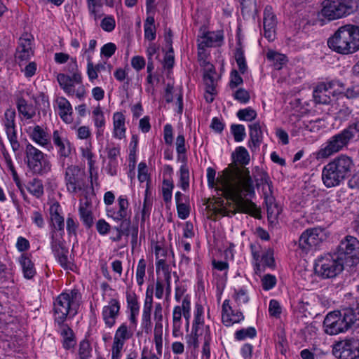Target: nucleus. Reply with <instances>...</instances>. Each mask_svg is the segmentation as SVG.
Segmentation results:
<instances>
[{
    "instance_id": "1",
    "label": "nucleus",
    "mask_w": 359,
    "mask_h": 359,
    "mask_svg": "<svg viewBox=\"0 0 359 359\" xmlns=\"http://www.w3.org/2000/svg\"><path fill=\"white\" fill-rule=\"evenodd\" d=\"M206 172L208 187L218 194L208 205L215 215L224 217L243 212L260 217L259 208L249 198L255 195V191L248 168L238 166L225 168L217 178L212 168L208 167Z\"/></svg>"
},
{
    "instance_id": "2",
    "label": "nucleus",
    "mask_w": 359,
    "mask_h": 359,
    "mask_svg": "<svg viewBox=\"0 0 359 359\" xmlns=\"http://www.w3.org/2000/svg\"><path fill=\"white\" fill-rule=\"evenodd\" d=\"M355 167L352 157L340 154L324 165L322 181L327 188L340 186L351 175Z\"/></svg>"
},
{
    "instance_id": "3",
    "label": "nucleus",
    "mask_w": 359,
    "mask_h": 359,
    "mask_svg": "<svg viewBox=\"0 0 359 359\" xmlns=\"http://www.w3.org/2000/svg\"><path fill=\"white\" fill-rule=\"evenodd\" d=\"M327 45L330 49L341 54L357 51L359 50V27L353 25L340 27L329 38Z\"/></svg>"
},
{
    "instance_id": "4",
    "label": "nucleus",
    "mask_w": 359,
    "mask_h": 359,
    "mask_svg": "<svg viewBox=\"0 0 359 359\" xmlns=\"http://www.w3.org/2000/svg\"><path fill=\"white\" fill-rule=\"evenodd\" d=\"M323 325L327 334L336 335L353 327H359V319L355 317L352 309H345L341 312H330L324 320Z\"/></svg>"
},
{
    "instance_id": "5",
    "label": "nucleus",
    "mask_w": 359,
    "mask_h": 359,
    "mask_svg": "<svg viewBox=\"0 0 359 359\" xmlns=\"http://www.w3.org/2000/svg\"><path fill=\"white\" fill-rule=\"evenodd\" d=\"M334 254L337 255V274H339L344 265L351 266L359 262V241L352 236H345Z\"/></svg>"
},
{
    "instance_id": "6",
    "label": "nucleus",
    "mask_w": 359,
    "mask_h": 359,
    "mask_svg": "<svg viewBox=\"0 0 359 359\" xmlns=\"http://www.w3.org/2000/svg\"><path fill=\"white\" fill-rule=\"evenodd\" d=\"M357 7L355 0H325L318 17L328 21L350 15Z\"/></svg>"
},
{
    "instance_id": "7",
    "label": "nucleus",
    "mask_w": 359,
    "mask_h": 359,
    "mask_svg": "<svg viewBox=\"0 0 359 359\" xmlns=\"http://www.w3.org/2000/svg\"><path fill=\"white\" fill-rule=\"evenodd\" d=\"M65 182L67 191L71 194L84 196L89 189L85 171L76 165H69L66 168Z\"/></svg>"
},
{
    "instance_id": "8",
    "label": "nucleus",
    "mask_w": 359,
    "mask_h": 359,
    "mask_svg": "<svg viewBox=\"0 0 359 359\" xmlns=\"http://www.w3.org/2000/svg\"><path fill=\"white\" fill-rule=\"evenodd\" d=\"M25 155L27 167L32 173L43 175L51 170L48 156L30 143L26 145Z\"/></svg>"
},
{
    "instance_id": "9",
    "label": "nucleus",
    "mask_w": 359,
    "mask_h": 359,
    "mask_svg": "<svg viewBox=\"0 0 359 359\" xmlns=\"http://www.w3.org/2000/svg\"><path fill=\"white\" fill-rule=\"evenodd\" d=\"M78 306L77 293H60L54 302L55 323H64L70 312L76 313Z\"/></svg>"
},
{
    "instance_id": "10",
    "label": "nucleus",
    "mask_w": 359,
    "mask_h": 359,
    "mask_svg": "<svg viewBox=\"0 0 359 359\" xmlns=\"http://www.w3.org/2000/svg\"><path fill=\"white\" fill-rule=\"evenodd\" d=\"M325 238V232L322 229L312 228L305 230L299 239L297 252L301 257L313 252Z\"/></svg>"
},
{
    "instance_id": "11",
    "label": "nucleus",
    "mask_w": 359,
    "mask_h": 359,
    "mask_svg": "<svg viewBox=\"0 0 359 359\" xmlns=\"http://www.w3.org/2000/svg\"><path fill=\"white\" fill-rule=\"evenodd\" d=\"M345 90V85L339 80H332L321 82L315 88L313 96L315 102L318 104H327L332 100V97L342 94Z\"/></svg>"
},
{
    "instance_id": "12",
    "label": "nucleus",
    "mask_w": 359,
    "mask_h": 359,
    "mask_svg": "<svg viewBox=\"0 0 359 359\" xmlns=\"http://www.w3.org/2000/svg\"><path fill=\"white\" fill-rule=\"evenodd\" d=\"M57 80L67 95L76 96L79 99L84 97L86 90L82 84V76L80 72H74L72 76L59 74Z\"/></svg>"
},
{
    "instance_id": "13",
    "label": "nucleus",
    "mask_w": 359,
    "mask_h": 359,
    "mask_svg": "<svg viewBox=\"0 0 359 359\" xmlns=\"http://www.w3.org/2000/svg\"><path fill=\"white\" fill-rule=\"evenodd\" d=\"M15 116V109L8 108L4 111L1 118V125L14 152L18 151L20 147L18 139Z\"/></svg>"
},
{
    "instance_id": "14",
    "label": "nucleus",
    "mask_w": 359,
    "mask_h": 359,
    "mask_svg": "<svg viewBox=\"0 0 359 359\" xmlns=\"http://www.w3.org/2000/svg\"><path fill=\"white\" fill-rule=\"evenodd\" d=\"M351 140L344 130L332 136L318 153L319 158H327L346 147Z\"/></svg>"
},
{
    "instance_id": "15",
    "label": "nucleus",
    "mask_w": 359,
    "mask_h": 359,
    "mask_svg": "<svg viewBox=\"0 0 359 359\" xmlns=\"http://www.w3.org/2000/svg\"><path fill=\"white\" fill-rule=\"evenodd\" d=\"M34 54V36L29 33H24L19 39L18 45L15 53V58L20 66L29 60Z\"/></svg>"
},
{
    "instance_id": "16",
    "label": "nucleus",
    "mask_w": 359,
    "mask_h": 359,
    "mask_svg": "<svg viewBox=\"0 0 359 359\" xmlns=\"http://www.w3.org/2000/svg\"><path fill=\"white\" fill-rule=\"evenodd\" d=\"M316 274L323 278H333L337 274V255L334 254H326L318 257L314 265Z\"/></svg>"
},
{
    "instance_id": "17",
    "label": "nucleus",
    "mask_w": 359,
    "mask_h": 359,
    "mask_svg": "<svg viewBox=\"0 0 359 359\" xmlns=\"http://www.w3.org/2000/svg\"><path fill=\"white\" fill-rule=\"evenodd\" d=\"M251 252L256 273L261 272L265 267L274 266L273 252L271 249H262L260 245H251Z\"/></svg>"
},
{
    "instance_id": "18",
    "label": "nucleus",
    "mask_w": 359,
    "mask_h": 359,
    "mask_svg": "<svg viewBox=\"0 0 359 359\" xmlns=\"http://www.w3.org/2000/svg\"><path fill=\"white\" fill-rule=\"evenodd\" d=\"M359 344L353 339H345L336 343L333 355L338 359H355L358 355Z\"/></svg>"
},
{
    "instance_id": "19",
    "label": "nucleus",
    "mask_w": 359,
    "mask_h": 359,
    "mask_svg": "<svg viewBox=\"0 0 359 359\" xmlns=\"http://www.w3.org/2000/svg\"><path fill=\"white\" fill-rule=\"evenodd\" d=\"M107 216L115 222L126 219L130 215L128 197L121 195L118 197L115 206L106 207Z\"/></svg>"
},
{
    "instance_id": "20",
    "label": "nucleus",
    "mask_w": 359,
    "mask_h": 359,
    "mask_svg": "<svg viewBox=\"0 0 359 359\" xmlns=\"http://www.w3.org/2000/svg\"><path fill=\"white\" fill-rule=\"evenodd\" d=\"M50 223L53 228L51 232V238L63 237L65 219L62 209L58 202L50 203L49 208Z\"/></svg>"
},
{
    "instance_id": "21",
    "label": "nucleus",
    "mask_w": 359,
    "mask_h": 359,
    "mask_svg": "<svg viewBox=\"0 0 359 359\" xmlns=\"http://www.w3.org/2000/svg\"><path fill=\"white\" fill-rule=\"evenodd\" d=\"M52 139L54 145L56 147L57 155L60 157H69L74 147L70 142L66 133L62 129L54 130L52 135Z\"/></svg>"
},
{
    "instance_id": "22",
    "label": "nucleus",
    "mask_w": 359,
    "mask_h": 359,
    "mask_svg": "<svg viewBox=\"0 0 359 359\" xmlns=\"http://www.w3.org/2000/svg\"><path fill=\"white\" fill-rule=\"evenodd\" d=\"M29 137L36 144L43 147H50V140L48 133L40 126L34 125L25 129Z\"/></svg>"
},
{
    "instance_id": "23",
    "label": "nucleus",
    "mask_w": 359,
    "mask_h": 359,
    "mask_svg": "<svg viewBox=\"0 0 359 359\" xmlns=\"http://www.w3.org/2000/svg\"><path fill=\"white\" fill-rule=\"evenodd\" d=\"M119 310L120 303L116 299H111L107 305L103 306L102 318L106 327L111 328L115 325Z\"/></svg>"
},
{
    "instance_id": "24",
    "label": "nucleus",
    "mask_w": 359,
    "mask_h": 359,
    "mask_svg": "<svg viewBox=\"0 0 359 359\" xmlns=\"http://www.w3.org/2000/svg\"><path fill=\"white\" fill-rule=\"evenodd\" d=\"M244 319L241 311L233 310L229 304V300L225 299L222 306V322L225 326H231L239 323Z\"/></svg>"
},
{
    "instance_id": "25",
    "label": "nucleus",
    "mask_w": 359,
    "mask_h": 359,
    "mask_svg": "<svg viewBox=\"0 0 359 359\" xmlns=\"http://www.w3.org/2000/svg\"><path fill=\"white\" fill-rule=\"evenodd\" d=\"M224 36L222 32H204L198 36L197 42L201 46L208 48L220 46Z\"/></svg>"
},
{
    "instance_id": "26",
    "label": "nucleus",
    "mask_w": 359,
    "mask_h": 359,
    "mask_svg": "<svg viewBox=\"0 0 359 359\" xmlns=\"http://www.w3.org/2000/svg\"><path fill=\"white\" fill-rule=\"evenodd\" d=\"M63 237L51 238V248L60 264L65 269L68 267L67 250L62 247Z\"/></svg>"
},
{
    "instance_id": "27",
    "label": "nucleus",
    "mask_w": 359,
    "mask_h": 359,
    "mask_svg": "<svg viewBox=\"0 0 359 359\" xmlns=\"http://www.w3.org/2000/svg\"><path fill=\"white\" fill-rule=\"evenodd\" d=\"M204 311L201 304H196L194 311V320L193 323V330L196 334H204L206 332L210 333V327L204 324Z\"/></svg>"
},
{
    "instance_id": "28",
    "label": "nucleus",
    "mask_w": 359,
    "mask_h": 359,
    "mask_svg": "<svg viewBox=\"0 0 359 359\" xmlns=\"http://www.w3.org/2000/svg\"><path fill=\"white\" fill-rule=\"evenodd\" d=\"M113 137L116 139L122 140L126 137V116L121 112H115L113 114Z\"/></svg>"
},
{
    "instance_id": "29",
    "label": "nucleus",
    "mask_w": 359,
    "mask_h": 359,
    "mask_svg": "<svg viewBox=\"0 0 359 359\" xmlns=\"http://www.w3.org/2000/svg\"><path fill=\"white\" fill-rule=\"evenodd\" d=\"M58 108V113L62 120L66 123H70L73 121L72 107L70 102L65 97H57L55 101Z\"/></svg>"
},
{
    "instance_id": "30",
    "label": "nucleus",
    "mask_w": 359,
    "mask_h": 359,
    "mask_svg": "<svg viewBox=\"0 0 359 359\" xmlns=\"http://www.w3.org/2000/svg\"><path fill=\"white\" fill-rule=\"evenodd\" d=\"M249 135L250 141L249 147L250 148H257L263 138L262 125L260 121H255L249 125Z\"/></svg>"
},
{
    "instance_id": "31",
    "label": "nucleus",
    "mask_w": 359,
    "mask_h": 359,
    "mask_svg": "<svg viewBox=\"0 0 359 359\" xmlns=\"http://www.w3.org/2000/svg\"><path fill=\"white\" fill-rule=\"evenodd\" d=\"M80 219L87 228L93 226L94 218L91 210V203L86 198L85 201H81L79 208Z\"/></svg>"
},
{
    "instance_id": "32",
    "label": "nucleus",
    "mask_w": 359,
    "mask_h": 359,
    "mask_svg": "<svg viewBox=\"0 0 359 359\" xmlns=\"http://www.w3.org/2000/svg\"><path fill=\"white\" fill-rule=\"evenodd\" d=\"M133 334L126 323L121 324L114 334L112 346L123 348L126 341L132 337Z\"/></svg>"
},
{
    "instance_id": "33",
    "label": "nucleus",
    "mask_w": 359,
    "mask_h": 359,
    "mask_svg": "<svg viewBox=\"0 0 359 359\" xmlns=\"http://www.w3.org/2000/svg\"><path fill=\"white\" fill-rule=\"evenodd\" d=\"M17 108L22 121H29L36 115L35 107L32 104H28L25 99L21 98L18 100Z\"/></svg>"
},
{
    "instance_id": "34",
    "label": "nucleus",
    "mask_w": 359,
    "mask_h": 359,
    "mask_svg": "<svg viewBox=\"0 0 359 359\" xmlns=\"http://www.w3.org/2000/svg\"><path fill=\"white\" fill-rule=\"evenodd\" d=\"M152 293H147L146 301L142 316V327L147 333L151 330V324L150 320V313L151 309Z\"/></svg>"
},
{
    "instance_id": "35",
    "label": "nucleus",
    "mask_w": 359,
    "mask_h": 359,
    "mask_svg": "<svg viewBox=\"0 0 359 359\" xmlns=\"http://www.w3.org/2000/svg\"><path fill=\"white\" fill-rule=\"evenodd\" d=\"M93 121L96 128L97 137L102 136L105 128L106 121L104 113L100 106L95 107L92 111Z\"/></svg>"
},
{
    "instance_id": "36",
    "label": "nucleus",
    "mask_w": 359,
    "mask_h": 359,
    "mask_svg": "<svg viewBox=\"0 0 359 359\" xmlns=\"http://www.w3.org/2000/svg\"><path fill=\"white\" fill-rule=\"evenodd\" d=\"M19 263L21 266L24 277L30 279L36 274L34 264L29 255H22L19 258Z\"/></svg>"
},
{
    "instance_id": "37",
    "label": "nucleus",
    "mask_w": 359,
    "mask_h": 359,
    "mask_svg": "<svg viewBox=\"0 0 359 359\" xmlns=\"http://www.w3.org/2000/svg\"><path fill=\"white\" fill-rule=\"evenodd\" d=\"M233 162L241 165L249 164L250 161V154L248 150L242 146L236 148L232 154Z\"/></svg>"
},
{
    "instance_id": "38",
    "label": "nucleus",
    "mask_w": 359,
    "mask_h": 359,
    "mask_svg": "<svg viewBox=\"0 0 359 359\" xmlns=\"http://www.w3.org/2000/svg\"><path fill=\"white\" fill-rule=\"evenodd\" d=\"M172 336L180 337L182 335V309L180 306H175L172 311Z\"/></svg>"
},
{
    "instance_id": "39",
    "label": "nucleus",
    "mask_w": 359,
    "mask_h": 359,
    "mask_svg": "<svg viewBox=\"0 0 359 359\" xmlns=\"http://www.w3.org/2000/svg\"><path fill=\"white\" fill-rule=\"evenodd\" d=\"M154 341L156 353L149 352V354H147V351L143 350L140 359H161L163 352V337H154Z\"/></svg>"
},
{
    "instance_id": "40",
    "label": "nucleus",
    "mask_w": 359,
    "mask_h": 359,
    "mask_svg": "<svg viewBox=\"0 0 359 359\" xmlns=\"http://www.w3.org/2000/svg\"><path fill=\"white\" fill-rule=\"evenodd\" d=\"M258 174L254 176L255 181L256 182V186L257 187L262 186V190L264 195H268L271 193V182L269 180V176L264 173L261 172L259 169Z\"/></svg>"
},
{
    "instance_id": "41",
    "label": "nucleus",
    "mask_w": 359,
    "mask_h": 359,
    "mask_svg": "<svg viewBox=\"0 0 359 359\" xmlns=\"http://www.w3.org/2000/svg\"><path fill=\"white\" fill-rule=\"evenodd\" d=\"M27 189L29 194L37 198H41L44 193L43 185L41 180L39 179H33L27 186Z\"/></svg>"
},
{
    "instance_id": "42",
    "label": "nucleus",
    "mask_w": 359,
    "mask_h": 359,
    "mask_svg": "<svg viewBox=\"0 0 359 359\" xmlns=\"http://www.w3.org/2000/svg\"><path fill=\"white\" fill-rule=\"evenodd\" d=\"M154 18L152 16H149L145 20L144 25V39L152 41L156 39V27L154 25Z\"/></svg>"
},
{
    "instance_id": "43",
    "label": "nucleus",
    "mask_w": 359,
    "mask_h": 359,
    "mask_svg": "<svg viewBox=\"0 0 359 359\" xmlns=\"http://www.w3.org/2000/svg\"><path fill=\"white\" fill-rule=\"evenodd\" d=\"M325 127V121L320 118L304 121L302 123V132L307 130L311 133H316L321 128Z\"/></svg>"
},
{
    "instance_id": "44",
    "label": "nucleus",
    "mask_w": 359,
    "mask_h": 359,
    "mask_svg": "<svg viewBox=\"0 0 359 359\" xmlns=\"http://www.w3.org/2000/svg\"><path fill=\"white\" fill-rule=\"evenodd\" d=\"M146 261L144 258L139 260L135 272V279L137 285L142 286L146 280Z\"/></svg>"
},
{
    "instance_id": "45",
    "label": "nucleus",
    "mask_w": 359,
    "mask_h": 359,
    "mask_svg": "<svg viewBox=\"0 0 359 359\" xmlns=\"http://www.w3.org/2000/svg\"><path fill=\"white\" fill-rule=\"evenodd\" d=\"M267 59L273 63L276 69H280L286 62V56L273 50H269L266 54Z\"/></svg>"
},
{
    "instance_id": "46",
    "label": "nucleus",
    "mask_w": 359,
    "mask_h": 359,
    "mask_svg": "<svg viewBox=\"0 0 359 359\" xmlns=\"http://www.w3.org/2000/svg\"><path fill=\"white\" fill-rule=\"evenodd\" d=\"M179 186L184 191L189 187V171L187 164L184 163L180 168V182Z\"/></svg>"
},
{
    "instance_id": "47",
    "label": "nucleus",
    "mask_w": 359,
    "mask_h": 359,
    "mask_svg": "<svg viewBox=\"0 0 359 359\" xmlns=\"http://www.w3.org/2000/svg\"><path fill=\"white\" fill-rule=\"evenodd\" d=\"M234 58L240 72L241 74H245L248 69V66L244 55V50L241 47L236 48L234 53Z\"/></svg>"
},
{
    "instance_id": "48",
    "label": "nucleus",
    "mask_w": 359,
    "mask_h": 359,
    "mask_svg": "<svg viewBox=\"0 0 359 359\" xmlns=\"http://www.w3.org/2000/svg\"><path fill=\"white\" fill-rule=\"evenodd\" d=\"M344 130L351 141L359 140V116H356L354 122Z\"/></svg>"
},
{
    "instance_id": "49",
    "label": "nucleus",
    "mask_w": 359,
    "mask_h": 359,
    "mask_svg": "<svg viewBox=\"0 0 359 359\" xmlns=\"http://www.w3.org/2000/svg\"><path fill=\"white\" fill-rule=\"evenodd\" d=\"M205 78V93L204 96L208 102H212L216 93L215 84L210 75L208 74Z\"/></svg>"
},
{
    "instance_id": "50",
    "label": "nucleus",
    "mask_w": 359,
    "mask_h": 359,
    "mask_svg": "<svg viewBox=\"0 0 359 359\" xmlns=\"http://www.w3.org/2000/svg\"><path fill=\"white\" fill-rule=\"evenodd\" d=\"M88 13L95 20H97L100 15V10L102 8L100 0H86Z\"/></svg>"
},
{
    "instance_id": "51",
    "label": "nucleus",
    "mask_w": 359,
    "mask_h": 359,
    "mask_svg": "<svg viewBox=\"0 0 359 359\" xmlns=\"http://www.w3.org/2000/svg\"><path fill=\"white\" fill-rule=\"evenodd\" d=\"M176 151L178 158L184 161L185 160V153L187 151L185 145V139L182 133H179L175 141Z\"/></svg>"
},
{
    "instance_id": "52",
    "label": "nucleus",
    "mask_w": 359,
    "mask_h": 359,
    "mask_svg": "<svg viewBox=\"0 0 359 359\" xmlns=\"http://www.w3.org/2000/svg\"><path fill=\"white\" fill-rule=\"evenodd\" d=\"M235 338L237 340L241 341L245 340L248 338L252 339L257 335V331L253 327H248L247 328H243L239 330H237L235 332Z\"/></svg>"
},
{
    "instance_id": "53",
    "label": "nucleus",
    "mask_w": 359,
    "mask_h": 359,
    "mask_svg": "<svg viewBox=\"0 0 359 359\" xmlns=\"http://www.w3.org/2000/svg\"><path fill=\"white\" fill-rule=\"evenodd\" d=\"M231 132L233 136L234 140L236 142H242L246 136L245 126L241 124L231 125Z\"/></svg>"
},
{
    "instance_id": "54",
    "label": "nucleus",
    "mask_w": 359,
    "mask_h": 359,
    "mask_svg": "<svg viewBox=\"0 0 359 359\" xmlns=\"http://www.w3.org/2000/svg\"><path fill=\"white\" fill-rule=\"evenodd\" d=\"M276 16L272 12V8L270 6H266L264 12V27H276Z\"/></svg>"
},
{
    "instance_id": "55",
    "label": "nucleus",
    "mask_w": 359,
    "mask_h": 359,
    "mask_svg": "<svg viewBox=\"0 0 359 359\" xmlns=\"http://www.w3.org/2000/svg\"><path fill=\"white\" fill-rule=\"evenodd\" d=\"M174 184L170 180H164L162 187V194L163 200L165 202H170L172 199V189Z\"/></svg>"
},
{
    "instance_id": "56",
    "label": "nucleus",
    "mask_w": 359,
    "mask_h": 359,
    "mask_svg": "<svg viewBox=\"0 0 359 359\" xmlns=\"http://www.w3.org/2000/svg\"><path fill=\"white\" fill-rule=\"evenodd\" d=\"M238 118L241 121H252L257 117V112L248 107L243 109H241L237 112Z\"/></svg>"
},
{
    "instance_id": "57",
    "label": "nucleus",
    "mask_w": 359,
    "mask_h": 359,
    "mask_svg": "<svg viewBox=\"0 0 359 359\" xmlns=\"http://www.w3.org/2000/svg\"><path fill=\"white\" fill-rule=\"evenodd\" d=\"M87 53V74L90 81H94L98 77V71L93 65L91 60V53L88 51H86Z\"/></svg>"
},
{
    "instance_id": "58",
    "label": "nucleus",
    "mask_w": 359,
    "mask_h": 359,
    "mask_svg": "<svg viewBox=\"0 0 359 359\" xmlns=\"http://www.w3.org/2000/svg\"><path fill=\"white\" fill-rule=\"evenodd\" d=\"M212 341L211 333L206 332L203 337V345L202 348L201 359H210V344Z\"/></svg>"
},
{
    "instance_id": "59",
    "label": "nucleus",
    "mask_w": 359,
    "mask_h": 359,
    "mask_svg": "<svg viewBox=\"0 0 359 359\" xmlns=\"http://www.w3.org/2000/svg\"><path fill=\"white\" fill-rule=\"evenodd\" d=\"M100 27L105 32H112L116 27V21L114 18L111 15H107L104 17L101 21Z\"/></svg>"
},
{
    "instance_id": "60",
    "label": "nucleus",
    "mask_w": 359,
    "mask_h": 359,
    "mask_svg": "<svg viewBox=\"0 0 359 359\" xmlns=\"http://www.w3.org/2000/svg\"><path fill=\"white\" fill-rule=\"evenodd\" d=\"M4 158H5V161H6V165L7 166L8 170L11 172V175L13 176V180L15 181L16 185L19 188H20V180L18 178L17 172L15 170V168H14V165H13V163L12 162L11 156L8 154H4Z\"/></svg>"
},
{
    "instance_id": "61",
    "label": "nucleus",
    "mask_w": 359,
    "mask_h": 359,
    "mask_svg": "<svg viewBox=\"0 0 359 359\" xmlns=\"http://www.w3.org/2000/svg\"><path fill=\"white\" fill-rule=\"evenodd\" d=\"M4 158H5V161H6V165L7 166L8 170L11 172V175L13 176V180L15 181L16 185L19 188H20V180L18 178L17 172L15 170V168H14V165H13V163L12 162L11 156L8 154H4Z\"/></svg>"
},
{
    "instance_id": "62",
    "label": "nucleus",
    "mask_w": 359,
    "mask_h": 359,
    "mask_svg": "<svg viewBox=\"0 0 359 359\" xmlns=\"http://www.w3.org/2000/svg\"><path fill=\"white\" fill-rule=\"evenodd\" d=\"M126 299L130 311L139 312L140 306L135 293H127Z\"/></svg>"
},
{
    "instance_id": "63",
    "label": "nucleus",
    "mask_w": 359,
    "mask_h": 359,
    "mask_svg": "<svg viewBox=\"0 0 359 359\" xmlns=\"http://www.w3.org/2000/svg\"><path fill=\"white\" fill-rule=\"evenodd\" d=\"M37 71V65L35 62H29L27 63L24 68L21 69V72L23 73L24 76L29 79L34 76Z\"/></svg>"
},
{
    "instance_id": "64",
    "label": "nucleus",
    "mask_w": 359,
    "mask_h": 359,
    "mask_svg": "<svg viewBox=\"0 0 359 359\" xmlns=\"http://www.w3.org/2000/svg\"><path fill=\"white\" fill-rule=\"evenodd\" d=\"M254 347L252 344L246 343L244 344L241 349L240 353L243 359H255L253 356Z\"/></svg>"
}]
</instances>
